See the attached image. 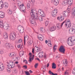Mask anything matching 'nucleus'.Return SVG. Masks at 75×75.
<instances>
[{"instance_id": "1", "label": "nucleus", "mask_w": 75, "mask_h": 75, "mask_svg": "<svg viewBox=\"0 0 75 75\" xmlns=\"http://www.w3.org/2000/svg\"><path fill=\"white\" fill-rule=\"evenodd\" d=\"M30 12L31 16L29 18V21H30V24L33 27H36L37 24L34 21L35 19H37L39 20L40 21H42L43 19L42 17L38 16V14L37 13H34V10H31Z\"/></svg>"}, {"instance_id": "2", "label": "nucleus", "mask_w": 75, "mask_h": 75, "mask_svg": "<svg viewBox=\"0 0 75 75\" xmlns=\"http://www.w3.org/2000/svg\"><path fill=\"white\" fill-rule=\"evenodd\" d=\"M64 23H65V25L66 27V28H69V27H71V21L68 19H67L65 21H63V23H62L61 25L57 26V27L58 28L57 29H58L61 28V27H62L63 24H64Z\"/></svg>"}, {"instance_id": "3", "label": "nucleus", "mask_w": 75, "mask_h": 75, "mask_svg": "<svg viewBox=\"0 0 75 75\" xmlns=\"http://www.w3.org/2000/svg\"><path fill=\"white\" fill-rule=\"evenodd\" d=\"M75 37L74 36H71L69 37L67 40V44L69 45H72V44L75 42Z\"/></svg>"}, {"instance_id": "4", "label": "nucleus", "mask_w": 75, "mask_h": 75, "mask_svg": "<svg viewBox=\"0 0 75 75\" xmlns=\"http://www.w3.org/2000/svg\"><path fill=\"white\" fill-rule=\"evenodd\" d=\"M17 4L19 6V10L22 11H23L24 12L25 11V6H23L22 8H21V6H24V4L22 3V2H20V1H17Z\"/></svg>"}, {"instance_id": "5", "label": "nucleus", "mask_w": 75, "mask_h": 75, "mask_svg": "<svg viewBox=\"0 0 75 75\" xmlns=\"http://www.w3.org/2000/svg\"><path fill=\"white\" fill-rule=\"evenodd\" d=\"M16 34L14 33H11L10 35L9 39L12 40V41H14L16 40Z\"/></svg>"}, {"instance_id": "6", "label": "nucleus", "mask_w": 75, "mask_h": 75, "mask_svg": "<svg viewBox=\"0 0 75 75\" xmlns=\"http://www.w3.org/2000/svg\"><path fill=\"white\" fill-rule=\"evenodd\" d=\"M0 27L1 28H4L5 30H7L8 28L9 27L8 26H6L3 25V21H0Z\"/></svg>"}, {"instance_id": "7", "label": "nucleus", "mask_w": 75, "mask_h": 75, "mask_svg": "<svg viewBox=\"0 0 75 75\" xmlns=\"http://www.w3.org/2000/svg\"><path fill=\"white\" fill-rule=\"evenodd\" d=\"M58 13V9H55L52 10V17H55L57 13Z\"/></svg>"}, {"instance_id": "8", "label": "nucleus", "mask_w": 75, "mask_h": 75, "mask_svg": "<svg viewBox=\"0 0 75 75\" xmlns=\"http://www.w3.org/2000/svg\"><path fill=\"white\" fill-rule=\"evenodd\" d=\"M38 11L39 14H40L41 17H44L45 16V15L44 14V12L42 10L39 9Z\"/></svg>"}, {"instance_id": "9", "label": "nucleus", "mask_w": 75, "mask_h": 75, "mask_svg": "<svg viewBox=\"0 0 75 75\" xmlns=\"http://www.w3.org/2000/svg\"><path fill=\"white\" fill-rule=\"evenodd\" d=\"M59 51L61 52H62L63 54L65 53V48H64V47L63 45H61L59 49Z\"/></svg>"}, {"instance_id": "10", "label": "nucleus", "mask_w": 75, "mask_h": 75, "mask_svg": "<svg viewBox=\"0 0 75 75\" xmlns=\"http://www.w3.org/2000/svg\"><path fill=\"white\" fill-rule=\"evenodd\" d=\"M7 66L9 68H13L15 67V64L14 63H13L11 64L10 63H8V62H7Z\"/></svg>"}, {"instance_id": "11", "label": "nucleus", "mask_w": 75, "mask_h": 75, "mask_svg": "<svg viewBox=\"0 0 75 75\" xmlns=\"http://www.w3.org/2000/svg\"><path fill=\"white\" fill-rule=\"evenodd\" d=\"M69 33L70 34H75V29H73V28H70L69 30Z\"/></svg>"}, {"instance_id": "12", "label": "nucleus", "mask_w": 75, "mask_h": 75, "mask_svg": "<svg viewBox=\"0 0 75 75\" xmlns=\"http://www.w3.org/2000/svg\"><path fill=\"white\" fill-rule=\"evenodd\" d=\"M3 65V64L2 63H0V71H3L4 69V67Z\"/></svg>"}, {"instance_id": "13", "label": "nucleus", "mask_w": 75, "mask_h": 75, "mask_svg": "<svg viewBox=\"0 0 75 75\" xmlns=\"http://www.w3.org/2000/svg\"><path fill=\"white\" fill-rule=\"evenodd\" d=\"M5 46L7 49H10L12 47L11 44L7 43L5 44Z\"/></svg>"}, {"instance_id": "14", "label": "nucleus", "mask_w": 75, "mask_h": 75, "mask_svg": "<svg viewBox=\"0 0 75 75\" xmlns=\"http://www.w3.org/2000/svg\"><path fill=\"white\" fill-rule=\"evenodd\" d=\"M57 20H59V21H62L64 20V18L62 16H61L60 17H58Z\"/></svg>"}, {"instance_id": "15", "label": "nucleus", "mask_w": 75, "mask_h": 75, "mask_svg": "<svg viewBox=\"0 0 75 75\" xmlns=\"http://www.w3.org/2000/svg\"><path fill=\"white\" fill-rule=\"evenodd\" d=\"M55 29H56V27L53 26L50 28V31H54L55 30Z\"/></svg>"}, {"instance_id": "16", "label": "nucleus", "mask_w": 75, "mask_h": 75, "mask_svg": "<svg viewBox=\"0 0 75 75\" xmlns=\"http://www.w3.org/2000/svg\"><path fill=\"white\" fill-rule=\"evenodd\" d=\"M3 6H4L5 8H8V4L7 2H5L4 4H3Z\"/></svg>"}, {"instance_id": "17", "label": "nucleus", "mask_w": 75, "mask_h": 75, "mask_svg": "<svg viewBox=\"0 0 75 75\" xmlns=\"http://www.w3.org/2000/svg\"><path fill=\"white\" fill-rule=\"evenodd\" d=\"M59 0H54V5L55 6H58V3H59Z\"/></svg>"}, {"instance_id": "18", "label": "nucleus", "mask_w": 75, "mask_h": 75, "mask_svg": "<svg viewBox=\"0 0 75 75\" xmlns=\"http://www.w3.org/2000/svg\"><path fill=\"white\" fill-rule=\"evenodd\" d=\"M0 17L1 18H4V13L1 11L0 12Z\"/></svg>"}, {"instance_id": "19", "label": "nucleus", "mask_w": 75, "mask_h": 75, "mask_svg": "<svg viewBox=\"0 0 75 75\" xmlns=\"http://www.w3.org/2000/svg\"><path fill=\"white\" fill-rule=\"evenodd\" d=\"M67 2V4L70 6H71L73 4V0H68Z\"/></svg>"}, {"instance_id": "20", "label": "nucleus", "mask_w": 75, "mask_h": 75, "mask_svg": "<svg viewBox=\"0 0 75 75\" xmlns=\"http://www.w3.org/2000/svg\"><path fill=\"white\" fill-rule=\"evenodd\" d=\"M40 32L42 33H44L45 32V30L44 28H40Z\"/></svg>"}, {"instance_id": "21", "label": "nucleus", "mask_w": 75, "mask_h": 75, "mask_svg": "<svg viewBox=\"0 0 75 75\" xmlns=\"http://www.w3.org/2000/svg\"><path fill=\"white\" fill-rule=\"evenodd\" d=\"M63 63L66 66H67L68 65V62L67 61V59H65L64 60V61H63Z\"/></svg>"}, {"instance_id": "22", "label": "nucleus", "mask_w": 75, "mask_h": 75, "mask_svg": "<svg viewBox=\"0 0 75 75\" xmlns=\"http://www.w3.org/2000/svg\"><path fill=\"white\" fill-rule=\"evenodd\" d=\"M7 13L8 14L10 15L13 13V11L11 10H8L7 11Z\"/></svg>"}, {"instance_id": "23", "label": "nucleus", "mask_w": 75, "mask_h": 75, "mask_svg": "<svg viewBox=\"0 0 75 75\" xmlns=\"http://www.w3.org/2000/svg\"><path fill=\"white\" fill-rule=\"evenodd\" d=\"M68 13L67 11H64L63 13V15L65 17H67L68 16Z\"/></svg>"}, {"instance_id": "24", "label": "nucleus", "mask_w": 75, "mask_h": 75, "mask_svg": "<svg viewBox=\"0 0 75 75\" xmlns=\"http://www.w3.org/2000/svg\"><path fill=\"white\" fill-rule=\"evenodd\" d=\"M8 34L7 33H5L4 35V38L5 39V40H7L8 39Z\"/></svg>"}, {"instance_id": "25", "label": "nucleus", "mask_w": 75, "mask_h": 75, "mask_svg": "<svg viewBox=\"0 0 75 75\" xmlns=\"http://www.w3.org/2000/svg\"><path fill=\"white\" fill-rule=\"evenodd\" d=\"M28 37L26 36L25 37H24V45H25V40H28Z\"/></svg>"}, {"instance_id": "26", "label": "nucleus", "mask_w": 75, "mask_h": 75, "mask_svg": "<svg viewBox=\"0 0 75 75\" xmlns=\"http://www.w3.org/2000/svg\"><path fill=\"white\" fill-rule=\"evenodd\" d=\"M71 14L75 16V7L72 9Z\"/></svg>"}, {"instance_id": "27", "label": "nucleus", "mask_w": 75, "mask_h": 75, "mask_svg": "<svg viewBox=\"0 0 75 75\" xmlns=\"http://www.w3.org/2000/svg\"><path fill=\"white\" fill-rule=\"evenodd\" d=\"M52 69H55L56 68V64L54 63H53L52 64Z\"/></svg>"}, {"instance_id": "28", "label": "nucleus", "mask_w": 75, "mask_h": 75, "mask_svg": "<svg viewBox=\"0 0 75 75\" xmlns=\"http://www.w3.org/2000/svg\"><path fill=\"white\" fill-rule=\"evenodd\" d=\"M49 73L50 75H58V74H54V73H53V72H52L51 70H50L49 71Z\"/></svg>"}, {"instance_id": "29", "label": "nucleus", "mask_w": 75, "mask_h": 75, "mask_svg": "<svg viewBox=\"0 0 75 75\" xmlns=\"http://www.w3.org/2000/svg\"><path fill=\"white\" fill-rule=\"evenodd\" d=\"M9 55L10 57H13L14 56V54L13 53H9Z\"/></svg>"}, {"instance_id": "30", "label": "nucleus", "mask_w": 75, "mask_h": 75, "mask_svg": "<svg viewBox=\"0 0 75 75\" xmlns=\"http://www.w3.org/2000/svg\"><path fill=\"white\" fill-rule=\"evenodd\" d=\"M24 52L22 51L19 54L20 57H21L22 56H23V55H24Z\"/></svg>"}, {"instance_id": "31", "label": "nucleus", "mask_w": 75, "mask_h": 75, "mask_svg": "<svg viewBox=\"0 0 75 75\" xmlns=\"http://www.w3.org/2000/svg\"><path fill=\"white\" fill-rule=\"evenodd\" d=\"M42 54H43V53H42V52H40L38 53V54H40V55H39V57L40 58H41V57H43V55H42Z\"/></svg>"}, {"instance_id": "32", "label": "nucleus", "mask_w": 75, "mask_h": 75, "mask_svg": "<svg viewBox=\"0 0 75 75\" xmlns=\"http://www.w3.org/2000/svg\"><path fill=\"white\" fill-rule=\"evenodd\" d=\"M38 38L39 39L40 41H43V39L41 37L38 36Z\"/></svg>"}, {"instance_id": "33", "label": "nucleus", "mask_w": 75, "mask_h": 75, "mask_svg": "<svg viewBox=\"0 0 75 75\" xmlns=\"http://www.w3.org/2000/svg\"><path fill=\"white\" fill-rule=\"evenodd\" d=\"M30 4H28L27 5V7L28 9V10L30 9Z\"/></svg>"}, {"instance_id": "34", "label": "nucleus", "mask_w": 75, "mask_h": 75, "mask_svg": "<svg viewBox=\"0 0 75 75\" xmlns=\"http://www.w3.org/2000/svg\"><path fill=\"white\" fill-rule=\"evenodd\" d=\"M22 39H19L18 40L17 43H20V42H22Z\"/></svg>"}, {"instance_id": "35", "label": "nucleus", "mask_w": 75, "mask_h": 75, "mask_svg": "<svg viewBox=\"0 0 75 75\" xmlns=\"http://www.w3.org/2000/svg\"><path fill=\"white\" fill-rule=\"evenodd\" d=\"M48 45L49 47H52V45L51 44V42H50L48 44Z\"/></svg>"}, {"instance_id": "36", "label": "nucleus", "mask_w": 75, "mask_h": 75, "mask_svg": "<svg viewBox=\"0 0 75 75\" xmlns=\"http://www.w3.org/2000/svg\"><path fill=\"white\" fill-rule=\"evenodd\" d=\"M63 3L64 4L65 6L67 4H68V1L67 0L64 1Z\"/></svg>"}, {"instance_id": "37", "label": "nucleus", "mask_w": 75, "mask_h": 75, "mask_svg": "<svg viewBox=\"0 0 75 75\" xmlns=\"http://www.w3.org/2000/svg\"><path fill=\"white\" fill-rule=\"evenodd\" d=\"M17 67H18V69H21V65L18 64L17 65Z\"/></svg>"}, {"instance_id": "38", "label": "nucleus", "mask_w": 75, "mask_h": 75, "mask_svg": "<svg viewBox=\"0 0 75 75\" xmlns=\"http://www.w3.org/2000/svg\"><path fill=\"white\" fill-rule=\"evenodd\" d=\"M49 23V21H46L45 22V25L46 26H47L48 25V24Z\"/></svg>"}, {"instance_id": "39", "label": "nucleus", "mask_w": 75, "mask_h": 75, "mask_svg": "<svg viewBox=\"0 0 75 75\" xmlns=\"http://www.w3.org/2000/svg\"><path fill=\"white\" fill-rule=\"evenodd\" d=\"M37 52H39V51H41V48H37Z\"/></svg>"}, {"instance_id": "40", "label": "nucleus", "mask_w": 75, "mask_h": 75, "mask_svg": "<svg viewBox=\"0 0 75 75\" xmlns=\"http://www.w3.org/2000/svg\"><path fill=\"white\" fill-rule=\"evenodd\" d=\"M31 59H32V57H29V60L28 61V62H32V60H31Z\"/></svg>"}, {"instance_id": "41", "label": "nucleus", "mask_w": 75, "mask_h": 75, "mask_svg": "<svg viewBox=\"0 0 75 75\" xmlns=\"http://www.w3.org/2000/svg\"><path fill=\"white\" fill-rule=\"evenodd\" d=\"M7 62H8V63L9 64H12L13 63V62L12 61H9V62L7 61L6 62V64H7Z\"/></svg>"}, {"instance_id": "42", "label": "nucleus", "mask_w": 75, "mask_h": 75, "mask_svg": "<svg viewBox=\"0 0 75 75\" xmlns=\"http://www.w3.org/2000/svg\"><path fill=\"white\" fill-rule=\"evenodd\" d=\"M7 71L8 72H10L11 71V70L10 68H8V69H7Z\"/></svg>"}, {"instance_id": "43", "label": "nucleus", "mask_w": 75, "mask_h": 75, "mask_svg": "<svg viewBox=\"0 0 75 75\" xmlns=\"http://www.w3.org/2000/svg\"><path fill=\"white\" fill-rule=\"evenodd\" d=\"M25 74L26 75H30V73H29V72H28V71H25Z\"/></svg>"}, {"instance_id": "44", "label": "nucleus", "mask_w": 75, "mask_h": 75, "mask_svg": "<svg viewBox=\"0 0 75 75\" xmlns=\"http://www.w3.org/2000/svg\"><path fill=\"white\" fill-rule=\"evenodd\" d=\"M57 47V46L56 45H54V47H53V50L54 51H55V50H57V48L55 47Z\"/></svg>"}, {"instance_id": "45", "label": "nucleus", "mask_w": 75, "mask_h": 75, "mask_svg": "<svg viewBox=\"0 0 75 75\" xmlns=\"http://www.w3.org/2000/svg\"><path fill=\"white\" fill-rule=\"evenodd\" d=\"M3 53H4V51L3 50H0V54H3Z\"/></svg>"}, {"instance_id": "46", "label": "nucleus", "mask_w": 75, "mask_h": 75, "mask_svg": "<svg viewBox=\"0 0 75 75\" xmlns=\"http://www.w3.org/2000/svg\"><path fill=\"white\" fill-rule=\"evenodd\" d=\"M18 31H21V28L19 26L18 28Z\"/></svg>"}, {"instance_id": "47", "label": "nucleus", "mask_w": 75, "mask_h": 75, "mask_svg": "<svg viewBox=\"0 0 75 75\" xmlns=\"http://www.w3.org/2000/svg\"><path fill=\"white\" fill-rule=\"evenodd\" d=\"M73 74H74V75H75V68L73 70Z\"/></svg>"}, {"instance_id": "48", "label": "nucleus", "mask_w": 75, "mask_h": 75, "mask_svg": "<svg viewBox=\"0 0 75 75\" xmlns=\"http://www.w3.org/2000/svg\"><path fill=\"white\" fill-rule=\"evenodd\" d=\"M37 67H38V63H36L35 65V68H36Z\"/></svg>"}, {"instance_id": "49", "label": "nucleus", "mask_w": 75, "mask_h": 75, "mask_svg": "<svg viewBox=\"0 0 75 75\" xmlns=\"http://www.w3.org/2000/svg\"><path fill=\"white\" fill-rule=\"evenodd\" d=\"M43 69H46V65L43 66Z\"/></svg>"}, {"instance_id": "50", "label": "nucleus", "mask_w": 75, "mask_h": 75, "mask_svg": "<svg viewBox=\"0 0 75 75\" xmlns=\"http://www.w3.org/2000/svg\"><path fill=\"white\" fill-rule=\"evenodd\" d=\"M30 57H32V54L31 53H30L29 54Z\"/></svg>"}, {"instance_id": "51", "label": "nucleus", "mask_w": 75, "mask_h": 75, "mask_svg": "<svg viewBox=\"0 0 75 75\" xmlns=\"http://www.w3.org/2000/svg\"><path fill=\"white\" fill-rule=\"evenodd\" d=\"M64 74L66 75V74H68V72L67 71H65L64 72Z\"/></svg>"}, {"instance_id": "52", "label": "nucleus", "mask_w": 75, "mask_h": 75, "mask_svg": "<svg viewBox=\"0 0 75 75\" xmlns=\"http://www.w3.org/2000/svg\"><path fill=\"white\" fill-rule=\"evenodd\" d=\"M32 53L33 54H34V48H33L32 49Z\"/></svg>"}, {"instance_id": "53", "label": "nucleus", "mask_w": 75, "mask_h": 75, "mask_svg": "<svg viewBox=\"0 0 75 75\" xmlns=\"http://www.w3.org/2000/svg\"><path fill=\"white\" fill-rule=\"evenodd\" d=\"M31 1L33 3H34V2H35V0H31Z\"/></svg>"}, {"instance_id": "54", "label": "nucleus", "mask_w": 75, "mask_h": 75, "mask_svg": "<svg viewBox=\"0 0 75 75\" xmlns=\"http://www.w3.org/2000/svg\"><path fill=\"white\" fill-rule=\"evenodd\" d=\"M23 67L25 68V69H27V67L26 65L24 66Z\"/></svg>"}, {"instance_id": "55", "label": "nucleus", "mask_w": 75, "mask_h": 75, "mask_svg": "<svg viewBox=\"0 0 75 75\" xmlns=\"http://www.w3.org/2000/svg\"><path fill=\"white\" fill-rule=\"evenodd\" d=\"M16 71V69H15L14 70H12V72H13V73H14V72H15V71Z\"/></svg>"}, {"instance_id": "56", "label": "nucleus", "mask_w": 75, "mask_h": 75, "mask_svg": "<svg viewBox=\"0 0 75 75\" xmlns=\"http://www.w3.org/2000/svg\"><path fill=\"white\" fill-rule=\"evenodd\" d=\"M45 43L46 44H47L48 43V40H45Z\"/></svg>"}, {"instance_id": "57", "label": "nucleus", "mask_w": 75, "mask_h": 75, "mask_svg": "<svg viewBox=\"0 0 75 75\" xmlns=\"http://www.w3.org/2000/svg\"><path fill=\"white\" fill-rule=\"evenodd\" d=\"M20 45H18L17 47H18V48H20Z\"/></svg>"}, {"instance_id": "58", "label": "nucleus", "mask_w": 75, "mask_h": 75, "mask_svg": "<svg viewBox=\"0 0 75 75\" xmlns=\"http://www.w3.org/2000/svg\"><path fill=\"white\" fill-rule=\"evenodd\" d=\"M29 72L30 73H31V74H32V73H33V71L31 70H29Z\"/></svg>"}, {"instance_id": "59", "label": "nucleus", "mask_w": 75, "mask_h": 75, "mask_svg": "<svg viewBox=\"0 0 75 75\" xmlns=\"http://www.w3.org/2000/svg\"><path fill=\"white\" fill-rule=\"evenodd\" d=\"M15 64H18V62L16 61L15 62Z\"/></svg>"}, {"instance_id": "60", "label": "nucleus", "mask_w": 75, "mask_h": 75, "mask_svg": "<svg viewBox=\"0 0 75 75\" xmlns=\"http://www.w3.org/2000/svg\"><path fill=\"white\" fill-rule=\"evenodd\" d=\"M49 65H50L49 64V63H48L47 64V67H49Z\"/></svg>"}, {"instance_id": "61", "label": "nucleus", "mask_w": 75, "mask_h": 75, "mask_svg": "<svg viewBox=\"0 0 75 75\" xmlns=\"http://www.w3.org/2000/svg\"><path fill=\"white\" fill-rule=\"evenodd\" d=\"M45 10H46V11H47V10H48V9H47V8H45Z\"/></svg>"}, {"instance_id": "62", "label": "nucleus", "mask_w": 75, "mask_h": 75, "mask_svg": "<svg viewBox=\"0 0 75 75\" xmlns=\"http://www.w3.org/2000/svg\"><path fill=\"white\" fill-rule=\"evenodd\" d=\"M28 62H27V61H26V62H25V64H28Z\"/></svg>"}, {"instance_id": "63", "label": "nucleus", "mask_w": 75, "mask_h": 75, "mask_svg": "<svg viewBox=\"0 0 75 75\" xmlns=\"http://www.w3.org/2000/svg\"><path fill=\"white\" fill-rule=\"evenodd\" d=\"M14 7L16 9V8H17V7H16V6H14Z\"/></svg>"}, {"instance_id": "64", "label": "nucleus", "mask_w": 75, "mask_h": 75, "mask_svg": "<svg viewBox=\"0 0 75 75\" xmlns=\"http://www.w3.org/2000/svg\"><path fill=\"white\" fill-rule=\"evenodd\" d=\"M36 59H37V60H38V61H40V59H39V58H37Z\"/></svg>"}]
</instances>
